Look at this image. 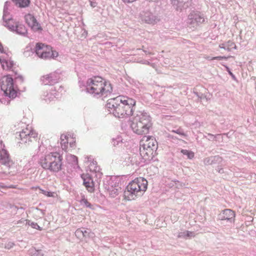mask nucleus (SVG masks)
<instances>
[{"label":"nucleus","instance_id":"nucleus-34","mask_svg":"<svg viewBox=\"0 0 256 256\" xmlns=\"http://www.w3.org/2000/svg\"><path fill=\"white\" fill-rule=\"evenodd\" d=\"M14 186H6L0 185V188H14Z\"/></svg>","mask_w":256,"mask_h":256},{"label":"nucleus","instance_id":"nucleus-10","mask_svg":"<svg viewBox=\"0 0 256 256\" xmlns=\"http://www.w3.org/2000/svg\"><path fill=\"white\" fill-rule=\"evenodd\" d=\"M204 22V18L200 12H192L188 16V24L190 28H194Z\"/></svg>","mask_w":256,"mask_h":256},{"label":"nucleus","instance_id":"nucleus-5","mask_svg":"<svg viewBox=\"0 0 256 256\" xmlns=\"http://www.w3.org/2000/svg\"><path fill=\"white\" fill-rule=\"evenodd\" d=\"M62 156L58 152H50L40 157L39 164L44 169L58 172L62 169Z\"/></svg>","mask_w":256,"mask_h":256},{"label":"nucleus","instance_id":"nucleus-31","mask_svg":"<svg viewBox=\"0 0 256 256\" xmlns=\"http://www.w3.org/2000/svg\"><path fill=\"white\" fill-rule=\"evenodd\" d=\"M222 59H226V56H218L213 57V58H210V60H221Z\"/></svg>","mask_w":256,"mask_h":256},{"label":"nucleus","instance_id":"nucleus-21","mask_svg":"<svg viewBox=\"0 0 256 256\" xmlns=\"http://www.w3.org/2000/svg\"><path fill=\"white\" fill-rule=\"evenodd\" d=\"M38 138V134L30 128V134L28 136V142H32L34 140H36Z\"/></svg>","mask_w":256,"mask_h":256},{"label":"nucleus","instance_id":"nucleus-33","mask_svg":"<svg viewBox=\"0 0 256 256\" xmlns=\"http://www.w3.org/2000/svg\"><path fill=\"white\" fill-rule=\"evenodd\" d=\"M90 4L92 7L94 8L96 6V4H97L96 2H93L92 0H90Z\"/></svg>","mask_w":256,"mask_h":256},{"label":"nucleus","instance_id":"nucleus-2","mask_svg":"<svg viewBox=\"0 0 256 256\" xmlns=\"http://www.w3.org/2000/svg\"><path fill=\"white\" fill-rule=\"evenodd\" d=\"M86 91L96 98H106L113 91L111 83L100 76L88 78L86 84Z\"/></svg>","mask_w":256,"mask_h":256},{"label":"nucleus","instance_id":"nucleus-9","mask_svg":"<svg viewBox=\"0 0 256 256\" xmlns=\"http://www.w3.org/2000/svg\"><path fill=\"white\" fill-rule=\"evenodd\" d=\"M60 145L65 151L68 150L69 148H74L76 146V138L72 134H63L60 136Z\"/></svg>","mask_w":256,"mask_h":256},{"label":"nucleus","instance_id":"nucleus-1","mask_svg":"<svg viewBox=\"0 0 256 256\" xmlns=\"http://www.w3.org/2000/svg\"><path fill=\"white\" fill-rule=\"evenodd\" d=\"M136 101L132 98L124 95L108 100L106 108L110 114L118 118H126L134 112Z\"/></svg>","mask_w":256,"mask_h":256},{"label":"nucleus","instance_id":"nucleus-22","mask_svg":"<svg viewBox=\"0 0 256 256\" xmlns=\"http://www.w3.org/2000/svg\"><path fill=\"white\" fill-rule=\"evenodd\" d=\"M0 53L3 54L6 56H10L11 55V52L10 51L8 48H4L2 44L0 42Z\"/></svg>","mask_w":256,"mask_h":256},{"label":"nucleus","instance_id":"nucleus-32","mask_svg":"<svg viewBox=\"0 0 256 256\" xmlns=\"http://www.w3.org/2000/svg\"><path fill=\"white\" fill-rule=\"evenodd\" d=\"M228 46H230L232 48H236V46L234 42L229 41L228 42Z\"/></svg>","mask_w":256,"mask_h":256},{"label":"nucleus","instance_id":"nucleus-3","mask_svg":"<svg viewBox=\"0 0 256 256\" xmlns=\"http://www.w3.org/2000/svg\"><path fill=\"white\" fill-rule=\"evenodd\" d=\"M148 182L142 178L138 177L130 182L124 192V198L126 200H135L142 196L148 188Z\"/></svg>","mask_w":256,"mask_h":256},{"label":"nucleus","instance_id":"nucleus-35","mask_svg":"<svg viewBox=\"0 0 256 256\" xmlns=\"http://www.w3.org/2000/svg\"><path fill=\"white\" fill-rule=\"evenodd\" d=\"M124 2H132L134 1H136V0H123Z\"/></svg>","mask_w":256,"mask_h":256},{"label":"nucleus","instance_id":"nucleus-18","mask_svg":"<svg viewBox=\"0 0 256 256\" xmlns=\"http://www.w3.org/2000/svg\"><path fill=\"white\" fill-rule=\"evenodd\" d=\"M0 162L2 164H5L9 161V154L8 152L4 149H2L0 150Z\"/></svg>","mask_w":256,"mask_h":256},{"label":"nucleus","instance_id":"nucleus-36","mask_svg":"<svg viewBox=\"0 0 256 256\" xmlns=\"http://www.w3.org/2000/svg\"><path fill=\"white\" fill-rule=\"evenodd\" d=\"M227 69H228V71L229 73V74L232 77V78H234V74L229 70L228 68H227Z\"/></svg>","mask_w":256,"mask_h":256},{"label":"nucleus","instance_id":"nucleus-23","mask_svg":"<svg viewBox=\"0 0 256 256\" xmlns=\"http://www.w3.org/2000/svg\"><path fill=\"white\" fill-rule=\"evenodd\" d=\"M180 152L182 154L186 155L190 159H192L194 157V152L192 151H190L186 150H182Z\"/></svg>","mask_w":256,"mask_h":256},{"label":"nucleus","instance_id":"nucleus-26","mask_svg":"<svg viewBox=\"0 0 256 256\" xmlns=\"http://www.w3.org/2000/svg\"><path fill=\"white\" fill-rule=\"evenodd\" d=\"M172 132L176 133L180 136H186V134L181 128H179L176 130H172Z\"/></svg>","mask_w":256,"mask_h":256},{"label":"nucleus","instance_id":"nucleus-12","mask_svg":"<svg viewBox=\"0 0 256 256\" xmlns=\"http://www.w3.org/2000/svg\"><path fill=\"white\" fill-rule=\"evenodd\" d=\"M0 63L2 68L6 71H14L15 64L9 56H0Z\"/></svg>","mask_w":256,"mask_h":256},{"label":"nucleus","instance_id":"nucleus-17","mask_svg":"<svg viewBox=\"0 0 256 256\" xmlns=\"http://www.w3.org/2000/svg\"><path fill=\"white\" fill-rule=\"evenodd\" d=\"M30 134V128H24L20 133V139L24 143L28 142V136Z\"/></svg>","mask_w":256,"mask_h":256},{"label":"nucleus","instance_id":"nucleus-16","mask_svg":"<svg viewBox=\"0 0 256 256\" xmlns=\"http://www.w3.org/2000/svg\"><path fill=\"white\" fill-rule=\"evenodd\" d=\"M235 212L230 209H226L222 212L221 215L222 220H230L235 217Z\"/></svg>","mask_w":256,"mask_h":256},{"label":"nucleus","instance_id":"nucleus-7","mask_svg":"<svg viewBox=\"0 0 256 256\" xmlns=\"http://www.w3.org/2000/svg\"><path fill=\"white\" fill-rule=\"evenodd\" d=\"M0 86L6 96L10 98H14L16 97L18 90L14 86V80L12 77L9 76L2 77L0 80Z\"/></svg>","mask_w":256,"mask_h":256},{"label":"nucleus","instance_id":"nucleus-27","mask_svg":"<svg viewBox=\"0 0 256 256\" xmlns=\"http://www.w3.org/2000/svg\"><path fill=\"white\" fill-rule=\"evenodd\" d=\"M44 195L48 197H52V198H54V197H56V196H57V194H56V192H48V191H46Z\"/></svg>","mask_w":256,"mask_h":256},{"label":"nucleus","instance_id":"nucleus-13","mask_svg":"<svg viewBox=\"0 0 256 256\" xmlns=\"http://www.w3.org/2000/svg\"><path fill=\"white\" fill-rule=\"evenodd\" d=\"M82 178L83 179L84 184L87 190L92 192H94V184L92 178L88 174H83L82 175Z\"/></svg>","mask_w":256,"mask_h":256},{"label":"nucleus","instance_id":"nucleus-15","mask_svg":"<svg viewBox=\"0 0 256 256\" xmlns=\"http://www.w3.org/2000/svg\"><path fill=\"white\" fill-rule=\"evenodd\" d=\"M86 158L87 159L86 160V162L87 163L90 171L96 172L99 170V168L96 161L92 160L90 157L87 156Z\"/></svg>","mask_w":256,"mask_h":256},{"label":"nucleus","instance_id":"nucleus-37","mask_svg":"<svg viewBox=\"0 0 256 256\" xmlns=\"http://www.w3.org/2000/svg\"><path fill=\"white\" fill-rule=\"evenodd\" d=\"M32 190H36L38 189H40V188L39 186H35V187H32L31 188Z\"/></svg>","mask_w":256,"mask_h":256},{"label":"nucleus","instance_id":"nucleus-11","mask_svg":"<svg viewBox=\"0 0 256 256\" xmlns=\"http://www.w3.org/2000/svg\"><path fill=\"white\" fill-rule=\"evenodd\" d=\"M25 20L28 26L34 32H41L42 30L40 24L36 18L31 14H28L25 16Z\"/></svg>","mask_w":256,"mask_h":256},{"label":"nucleus","instance_id":"nucleus-4","mask_svg":"<svg viewBox=\"0 0 256 256\" xmlns=\"http://www.w3.org/2000/svg\"><path fill=\"white\" fill-rule=\"evenodd\" d=\"M152 118L145 113H140L132 118L130 126L132 132L140 136L148 134L152 129Z\"/></svg>","mask_w":256,"mask_h":256},{"label":"nucleus","instance_id":"nucleus-28","mask_svg":"<svg viewBox=\"0 0 256 256\" xmlns=\"http://www.w3.org/2000/svg\"><path fill=\"white\" fill-rule=\"evenodd\" d=\"M7 26L9 28V25L10 26H16V24H18L17 22H15L13 20L10 19L8 22H6Z\"/></svg>","mask_w":256,"mask_h":256},{"label":"nucleus","instance_id":"nucleus-20","mask_svg":"<svg viewBox=\"0 0 256 256\" xmlns=\"http://www.w3.org/2000/svg\"><path fill=\"white\" fill-rule=\"evenodd\" d=\"M16 5L20 8L28 6L30 4V0H12Z\"/></svg>","mask_w":256,"mask_h":256},{"label":"nucleus","instance_id":"nucleus-8","mask_svg":"<svg viewBox=\"0 0 256 256\" xmlns=\"http://www.w3.org/2000/svg\"><path fill=\"white\" fill-rule=\"evenodd\" d=\"M36 52L38 57L48 59L56 58L58 54L56 51L52 50L51 46L42 43H38L36 46Z\"/></svg>","mask_w":256,"mask_h":256},{"label":"nucleus","instance_id":"nucleus-29","mask_svg":"<svg viewBox=\"0 0 256 256\" xmlns=\"http://www.w3.org/2000/svg\"><path fill=\"white\" fill-rule=\"evenodd\" d=\"M31 226L35 229L38 230H42V228H40L36 223L32 222L30 224Z\"/></svg>","mask_w":256,"mask_h":256},{"label":"nucleus","instance_id":"nucleus-30","mask_svg":"<svg viewBox=\"0 0 256 256\" xmlns=\"http://www.w3.org/2000/svg\"><path fill=\"white\" fill-rule=\"evenodd\" d=\"M186 233V237H190V236H194V234L193 232H190V231H186L185 232Z\"/></svg>","mask_w":256,"mask_h":256},{"label":"nucleus","instance_id":"nucleus-14","mask_svg":"<svg viewBox=\"0 0 256 256\" xmlns=\"http://www.w3.org/2000/svg\"><path fill=\"white\" fill-rule=\"evenodd\" d=\"M9 28L12 30H15L18 34L24 35L27 33V30L25 26L22 24H16V26L9 25Z\"/></svg>","mask_w":256,"mask_h":256},{"label":"nucleus","instance_id":"nucleus-6","mask_svg":"<svg viewBox=\"0 0 256 256\" xmlns=\"http://www.w3.org/2000/svg\"><path fill=\"white\" fill-rule=\"evenodd\" d=\"M140 154L145 160L152 159L158 148L156 139L150 136H144L140 142Z\"/></svg>","mask_w":256,"mask_h":256},{"label":"nucleus","instance_id":"nucleus-19","mask_svg":"<svg viewBox=\"0 0 256 256\" xmlns=\"http://www.w3.org/2000/svg\"><path fill=\"white\" fill-rule=\"evenodd\" d=\"M76 236L78 238L90 237V232L84 228H78L75 232Z\"/></svg>","mask_w":256,"mask_h":256},{"label":"nucleus","instance_id":"nucleus-24","mask_svg":"<svg viewBox=\"0 0 256 256\" xmlns=\"http://www.w3.org/2000/svg\"><path fill=\"white\" fill-rule=\"evenodd\" d=\"M120 190V188L117 186L116 188L112 190H109L110 194L112 197H115L118 194V191Z\"/></svg>","mask_w":256,"mask_h":256},{"label":"nucleus","instance_id":"nucleus-25","mask_svg":"<svg viewBox=\"0 0 256 256\" xmlns=\"http://www.w3.org/2000/svg\"><path fill=\"white\" fill-rule=\"evenodd\" d=\"M80 202L81 204L85 206L86 208H92L91 204L88 202L87 199H86L85 198H82L80 200Z\"/></svg>","mask_w":256,"mask_h":256},{"label":"nucleus","instance_id":"nucleus-38","mask_svg":"<svg viewBox=\"0 0 256 256\" xmlns=\"http://www.w3.org/2000/svg\"><path fill=\"white\" fill-rule=\"evenodd\" d=\"M39 190H40V191L41 192V193H42V194H44V195L45 194L46 192V190H42V188H40V189H39Z\"/></svg>","mask_w":256,"mask_h":256}]
</instances>
